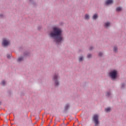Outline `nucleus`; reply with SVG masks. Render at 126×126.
Returning a JSON list of instances; mask_svg holds the SVG:
<instances>
[{
	"label": "nucleus",
	"instance_id": "obj_1",
	"mask_svg": "<svg viewBox=\"0 0 126 126\" xmlns=\"http://www.w3.org/2000/svg\"><path fill=\"white\" fill-rule=\"evenodd\" d=\"M62 34H63L62 29L58 27H54L49 35L54 39V42H56V44L60 45V44H62V42H63L64 40Z\"/></svg>",
	"mask_w": 126,
	"mask_h": 126
},
{
	"label": "nucleus",
	"instance_id": "obj_2",
	"mask_svg": "<svg viewBox=\"0 0 126 126\" xmlns=\"http://www.w3.org/2000/svg\"><path fill=\"white\" fill-rule=\"evenodd\" d=\"M109 77H111L112 80H115L118 77V71L113 70L109 72Z\"/></svg>",
	"mask_w": 126,
	"mask_h": 126
},
{
	"label": "nucleus",
	"instance_id": "obj_3",
	"mask_svg": "<svg viewBox=\"0 0 126 126\" xmlns=\"http://www.w3.org/2000/svg\"><path fill=\"white\" fill-rule=\"evenodd\" d=\"M59 74H55L53 76V80L55 81V86H59L60 85V82H59Z\"/></svg>",
	"mask_w": 126,
	"mask_h": 126
},
{
	"label": "nucleus",
	"instance_id": "obj_4",
	"mask_svg": "<svg viewBox=\"0 0 126 126\" xmlns=\"http://www.w3.org/2000/svg\"><path fill=\"white\" fill-rule=\"evenodd\" d=\"M93 120L94 122L95 126H97L100 122H99V118L98 117V115L96 114L94 116Z\"/></svg>",
	"mask_w": 126,
	"mask_h": 126
},
{
	"label": "nucleus",
	"instance_id": "obj_5",
	"mask_svg": "<svg viewBox=\"0 0 126 126\" xmlns=\"http://www.w3.org/2000/svg\"><path fill=\"white\" fill-rule=\"evenodd\" d=\"M3 46L4 47H7L8 45L9 44V41H8L7 40L4 39L3 40Z\"/></svg>",
	"mask_w": 126,
	"mask_h": 126
},
{
	"label": "nucleus",
	"instance_id": "obj_6",
	"mask_svg": "<svg viewBox=\"0 0 126 126\" xmlns=\"http://www.w3.org/2000/svg\"><path fill=\"white\" fill-rule=\"evenodd\" d=\"M113 3V0H107L106 2V5H109V4H112Z\"/></svg>",
	"mask_w": 126,
	"mask_h": 126
},
{
	"label": "nucleus",
	"instance_id": "obj_7",
	"mask_svg": "<svg viewBox=\"0 0 126 126\" xmlns=\"http://www.w3.org/2000/svg\"><path fill=\"white\" fill-rule=\"evenodd\" d=\"M68 108H69V104H66V105L65 106V107H64L65 112L67 111V110H68Z\"/></svg>",
	"mask_w": 126,
	"mask_h": 126
},
{
	"label": "nucleus",
	"instance_id": "obj_8",
	"mask_svg": "<svg viewBox=\"0 0 126 126\" xmlns=\"http://www.w3.org/2000/svg\"><path fill=\"white\" fill-rule=\"evenodd\" d=\"M98 18V14H94L93 16V19L94 20H95V19H97Z\"/></svg>",
	"mask_w": 126,
	"mask_h": 126
},
{
	"label": "nucleus",
	"instance_id": "obj_9",
	"mask_svg": "<svg viewBox=\"0 0 126 126\" xmlns=\"http://www.w3.org/2000/svg\"><path fill=\"white\" fill-rule=\"evenodd\" d=\"M113 51L114 53H118V47L117 46L114 47Z\"/></svg>",
	"mask_w": 126,
	"mask_h": 126
},
{
	"label": "nucleus",
	"instance_id": "obj_10",
	"mask_svg": "<svg viewBox=\"0 0 126 126\" xmlns=\"http://www.w3.org/2000/svg\"><path fill=\"white\" fill-rule=\"evenodd\" d=\"M90 18V17L89 16V15L86 14L85 15V19H86V20H89Z\"/></svg>",
	"mask_w": 126,
	"mask_h": 126
},
{
	"label": "nucleus",
	"instance_id": "obj_11",
	"mask_svg": "<svg viewBox=\"0 0 126 126\" xmlns=\"http://www.w3.org/2000/svg\"><path fill=\"white\" fill-rule=\"evenodd\" d=\"M122 10V7H118L117 8H116V11L117 12H121V11Z\"/></svg>",
	"mask_w": 126,
	"mask_h": 126
},
{
	"label": "nucleus",
	"instance_id": "obj_12",
	"mask_svg": "<svg viewBox=\"0 0 126 126\" xmlns=\"http://www.w3.org/2000/svg\"><path fill=\"white\" fill-rule=\"evenodd\" d=\"M30 55V53L29 52H25L24 53V57H27V56H29Z\"/></svg>",
	"mask_w": 126,
	"mask_h": 126
},
{
	"label": "nucleus",
	"instance_id": "obj_13",
	"mask_svg": "<svg viewBox=\"0 0 126 126\" xmlns=\"http://www.w3.org/2000/svg\"><path fill=\"white\" fill-rule=\"evenodd\" d=\"M111 95H112V94L110 92H107V94H106V97H111Z\"/></svg>",
	"mask_w": 126,
	"mask_h": 126
},
{
	"label": "nucleus",
	"instance_id": "obj_14",
	"mask_svg": "<svg viewBox=\"0 0 126 126\" xmlns=\"http://www.w3.org/2000/svg\"><path fill=\"white\" fill-rule=\"evenodd\" d=\"M105 111L106 112V113H109V112H111V108L110 107L105 108Z\"/></svg>",
	"mask_w": 126,
	"mask_h": 126
},
{
	"label": "nucleus",
	"instance_id": "obj_15",
	"mask_svg": "<svg viewBox=\"0 0 126 126\" xmlns=\"http://www.w3.org/2000/svg\"><path fill=\"white\" fill-rule=\"evenodd\" d=\"M23 60H24L23 57H21V58H19L17 61L19 63H20V62H22V61H23Z\"/></svg>",
	"mask_w": 126,
	"mask_h": 126
},
{
	"label": "nucleus",
	"instance_id": "obj_16",
	"mask_svg": "<svg viewBox=\"0 0 126 126\" xmlns=\"http://www.w3.org/2000/svg\"><path fill=\"white\" fill-rule=\"evenodd\" d=\"M110 26V23L107 22L105 23V27H108V26Z\"/></svg>",
	"mask_w": 126,
	"mask_h": 126
},
{
	"label": "nucleus",
	"instance_id": "obj_17",
	"mask_svg": "<svg viewBox=\"0 0 126 126\" xmlns=\"http://www.w3.org/2000/svg\"><path fill=\"white\" fill-rule=\"evenodd\" d=\"M79 62H82L83 61V56L80 57L79 58Z\"/></svg>",
	"mask_w": 126,
	"mask_h": 126
},
{
	"label": "nucleus",
	"instance_id": "obj_18",
	"mask_svg": "<svg viewBox=\"0 0 126 126\" xmlns=\"http://www.w3.org/2000/svg\"><path fill=\"white\" fill-rule=\"evenodd\" d=\"M125 87H126V84L123 83L121 84V88L124 89Z\"/></svg>",
	"mask_w": 126,
	"mask_h": 126
},
{
	"label": "nucleus",
	"instance_id": "obj_19",
	"mask_svg": "<svg viewBox=\"0 0 126 126\" xmlns=\"http://www.w3.org/2000/svg\"><path fill=\"white\" fill-rule=\"evenodd\" d=\"M1 84H2V85H3V86H4V85H5V81H4V80L2 81V82H1Z\"/></svg>",
	"mask_w": 126,
	"mask_h": 126
},
{
	"label": "nucleus",
	"instance_id": "obj_20",
	"mask_svg": "<svg viewBox=\"0 0 126 126\" xmlns=\"http://www.w3.org/2000/svg\"><path fill=\"white\" fill-rule=\"evenodd\" d=\"M91 57H92V55L91 54H88V55H87V58H88V59H90V58H91Z\"/></svg>",
	"mask_w": 126,
	"mask_h": 126
},
{
	"label": "nucleus",
	"instance_id": "obj_21",
	"mask_svg": "<svg viewBox=\"0 0 126 126\" xmlns=\"http://www.w3.org/2000/svg\"><path fill=\"white\" fill-rule=\"evenodd\" d=\"M102 56H103V53L102 52H99L98 54V56L102 57Z\"/></svg>",
	"mask_w": 126,
	"mask_h": 126
},
{
	"label": "nucleus",
	"instance_id": "obj_22",
	"mask_svg": "<svg viewBox=\"0 0 126 126\" xmlns=\"http://www.w3.org/2000/svg\"><path fill=\"white\" fill-rule=\"evenodd\" d=\"M93 50V46H91L89 48L90 51H92Z\"/></svg>",
	"mask_w": 126,
	"mask_h": 126
},
{
	"label": "nucleus",
	"instance_id": "obj_23",
	"mask_svg": "<svg viewBox=\"0 0 126 126\" xmlns=\"http://www.w3.org/2000/svg\"><path fill=\"white\" fill-rule=\"evenodd\" d=\"M7 59H10V55L9 54H7Z\"/></svg>",
	"mask_w": 126,
	"mask_h": 126
},
{
	"label": "nucleus",
	"instance_id": "obj_24",
	"mask_svg": "<svg viewBox=\"0 0 126 126\" xmlns=\"http://www.w3.org/2000/svg\"><path fill=\"white\" fill-rule=\"evenodd\" d=\"M41 29H42V27L39 26V27H38V30H41Z\"/></svg>",
	"mask_w": 126,
	"mask_h": 126
},
{
	"label": "nucleus",
	"instance_id": "obj_25",
	"mask_svg": "<svg viewBox=\"0 0 126 126\" xmlns=\"http://www.w3.org/2000/svg\"><path fill=\"white\" fill-rule=\"evenodd\" d=\"M3 17V15H2V14H0V18H2V17Z\"/></svg>",
	"mask_w": 126,
	"mask_h": 126
},
{
	"label": "nucleus",
	"instance_id": "obj_26",
	"mask_svg": "<svg viewBox=\"0 0 126 126\" xmlns=\"http://www.w3.org/2000/svg\"><path fill=\"white\" fill-rule=\"evenodd\" d=\"M0 105H1V101H0Z\"/></svg>",
	"mask_w": 126,
	"mask_h": 126
},
{
	"label": "nucleus",
	"instance_id": "obj_27",
	"mask_svg": "<svg viewBox=\"0 0 126 126\" xmlns=\"http://www.w3.org/2000/svg\"><path fill=\"white\" fill-rule=\"evenodd\" d=\"M32 0H30V1H32Z\"/></svg>",
	"mask_w": 126,
	"mask_h": 126
}]
</instances>
